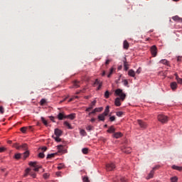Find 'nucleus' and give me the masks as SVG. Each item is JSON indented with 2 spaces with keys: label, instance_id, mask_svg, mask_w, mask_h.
<instances>
[{
  "label": "nucleus",
  "instance_id": "obj_1",
  "mask_svg": "<svg viewBox=\"0 0 182 182\" xmlns=\"http://www.w3.org/2000/svg\"><path fill=\"white\" fill-rule=\"evenodd\" d=\"M158 120L159 122H160L161 123H167V122H168V117L163 114H160L158 115Z\"/></svg>",
  "mask_w": 182,
  "mask_h": 182
},
{
  "label": "nucleus",
  "instance_id": "obj_2",
  "mask_svg": "<svg viewBox=\"0 0 182 182\" xmlns=\"http://www.w3.org/2000/svg\"><path fill=\"white\" fill-rule=\"evenodd\" d=\"M115 95L120 97L121 100H124L126 99V94L123 92V90L122 89H117L115 90Z\"/></svg>",
  "mask_w": 182,
  "mask_h": 182
},
{
  "label": "nucleus",
  "instance_id": "obj_3",
  "mask_svg": "<svg viewBox=\"0 0 182 182\" xmlns=\"http://www.w3.org/2000/svg\"><path fill=\"white\" fill-rule=\"evenodd\" d=\"M13 147L15 149H17V150H19L21 149H23V150H28V145L26 144H23V145H19L18 143H15L13 144Z\"/></svg>",
  "mask_w": 182,
  "mask_h": 182
},
{
  "label": "nucleus",
  "instance_id": "obj_4",
  "mask_svg": "<svg viewBox=\"0 0 182 182\" xmlns=\"http://www.w3.org/2000/svg\"><path fill=\"white\" fill-rule=\"evenodd\" d=\"M136 122L139 126L141 127V129H142L143 130L147 129L148 124L144 121L141 119H137Z\"/></svg>",
  "mask_w": 182,
  "mask_h": 182
},
{
  "label": "nucleus",
  "instance_id": "obj_5",
  "mask_svg": "<svg viewBox=\"0 0 182 182\" xmlns=\"http://www.w3.org/2000/svg\"><path fill=\"white\" fill-rule=\"evenodd\" d=\"M107 171H113L116 168V165L113 163H109L106 165Z\"/></svg>",
  "mask_w": 182,
  "mask_h": 182
},
{
  "label": "nucleus",
  "instance_id": "obj_6",
  "mask_svg": "<svg viewBox=\"0 0 182 182\" xmlns=\"http://www.w3.org/2000/svg\"><path fill=\"white\" fill-rule=\"evenodd\" d=\"M32 126L23 127L20 129V130L21 133H23L25 134L27 132H32Z\"/></svg>",
  "mask_w": 182,
  "mask_h": 182
},
{
  "label": "nucleus",
  "instance_id": "obj_7",
  "mask_svg": "<svg viewBox=\"0 0 182 182\" xmlns=\"http://www.w3.org/2000/svg\"><path fill=\"white\" fill-rule=\"evenodd\" d=\"M150 50L152 56L156 58L157 56V47L156 46H152Z\"/></svg>",
  "mask_w": 182,
  "mask_h": 182
},
{
  "label": "nucleus",
  "instance_id": "obj_8",
  "mask_svg": "<svg viewBox=\"0 0 182 182\" xmlns=\"http://www.w3.org/2000/svg\"><path fill=\"white\" fill-rule=\"evenodd\" d=\"M159 168V166H155L153 168V169L150 171L148 176L146 177L147 180H150V178H153V176H154V171L157 170Z\"/></svg>",
  "mask_w": 182,
  "mask_h": 182
},
{
  "label": "nucleus",
  "instance_id": "obj_9",
  "mask_svg": "<svg viewBox=\"0 0 182 182\" xmlns=\"http://www.w3.org/2000/svg\"><path fill=\"white\" fill-rule=\"evenodd\" d=\"M96 106V100H94L91 102L90 107L85 109V112H90L93 107Z\"/></svg>",
  "mask_w": 182,
  "mask_h": 182
},
{
  "label": "nucleus",
  "instance_id": "obj_10",
  "mask_svg": "<svg viewBox=\"0 0 182 182\" xmlns=\"http://www.w3.org/2000/svg\"><path fill=\"white\" fill-rule=\"evenodd\" d=\"M106 116H107V115H105V114H99V115H98V120H99L100 122H105V118H106Z\"/></svg>",
  "mask_w": 182,
  "mask_h": 182
},
{
  "label": "nucleus",
  "instance_id": "obj_11",
  "mask_svg": "<svg viewBox=\"0 0 182 182\" xmlns=\"http://www.w3.org/2000/svg\"><path fill=\"white\" fill-rule=\"evenodd\" d=\"M62 130L59 129H55V134L57 137H60V136H62Z\"/></svg>",
  "mask_w": 182,
  "mask_h": 182
},
{
  "label": "nucleus",
  "instance_id": "obj_12",
  "mask_svg": "<svg viewBox=\"0 0 182 182\" xmlns=\"http://www.w3.org/2000/svg\"><path fill=\"white\" fill-rule=\"evenodd\" d=\"M124 69L126 71L129 70V63H127V60L126 59V58H124Z\"/></svg>",
  "mask_w": 182,
  "mask_h": 182
},
{
  "label": "nucleus",
  "instance_id": "obj_13",
  "mask_svg": "<svg viewBox=\"0 0 182 182\" xmlns=\"http://www.w3.org/2000/svg\"><path fill=\"white\" fill-rule=\"evenodd\" d=\"M128 75L129 76H131V77H134V76H136V72L131 69L128 71Z\"/></svg>",
  "mask_w": 182,
  "mask_h": 182
},
{
  "label": "nucleus",
  "instance_id": "obj_14",
  "mask_svg": "<svg viewBox=\"0 0 182 182\" xmlns=\"http://www.w3.org/2000/svg\"><path fill=\"white\" fill-rule=\"evenodd\" d=\"M58 120H63V119H66V116L63 114V113L60 112L58 115Z\"/></svg>",
  "mask_w": 182,
  "mask_h": 182
},
{
  "label": "nucleus",
  "instance_id": "obj_15",
  "mask_svg": "<svg viewBox=\"0 0 182 182\" xmlns=\"http://www.w3.org/2000/svg\"><path fill=\"white\" fill-rule=\"evenodd\" d=\"M66 119H70V120H74V119H75L76 117V114H70L68 115H66Z\"/></svg>",
  "mask_w": 182,
  "mask_h": 182
},
{
  "label": "nucleus",
  "instance_id": "obj_16",
  "mask_svg": "<svg viewBox=\"0 0 182 182\" xmlns=\"http://www.w3.org/2000/svg\"><path fill=\"white\" fill-rule=\"evenodd\" d=\"M129 42H127V40H125L124 41V43H123V48L124 49H129Z\"/></svg>",
  "mask_w": 182,
  "mask_h": 182
},
{
  "label": "nucleus",
  "instance_id": "obj_17",
  "mask_svg": "<svg viewBox=\"0 0 182 182\" xmlns=\"http://www.w3.org/2000/svg\"><path fill=\"white\" fill-rule=\"evenodd\" d=\"M171 88L172 89V90H176V89H177V82H171Z\"/></svg>",
  "mask_w": 182,
  "mask_h": 182
},
{
  "label": "nucleus",
  "instance_id": "obj_18",
  "mask_svg": "<svg viewBox=\"0 0 182 182\" xmlns=\"http://www.w3.org/2000/svg\"><path fill=\"white\" fill-rule=\"evenodd\" d=\"M109 109H110V107L109 106H107L105 109V112L102 114H104L105 116H108L109 112H110Z\"/></svg>",
  "mask_w": 182,
  "mask_h": 182
},
{
  "label": "nucleus",
  "instance_id": "obj_19",
  "mask_svg": "<svg viewBox=\"0 0 182 182\" xmlns=\"http://www.w3.org/2000/svg\"><path fill=\"white\" fill-rule=\"evenodd\" d=\"M172 168L173 170H177L178 171H182V166H176V165H173Z\"/></svg>",
  "mask_w": 182,
  "mask_h": 182
},
{
  "label": "nucleus",
  "instance_id": "obj_20",
  "mask_svg": "<svg viewBox=\"0 0 182 182\" xmlns=\"http://www.w3.org/2000/svg\"><path fill=\"white\" fill-rule=\"evenodd\" d=\"M114 103H115V105L117 106L118 107L121 106L122 103L120 102V98L119 97L116 98Z\"/></svg>",
  "mask_w": 182,
  "mask_h": 182
},
{
  "label": "nucleus",
  "instance_id": "obj_21",
  "mask_svg": "<svg viewBox=\"0 0 182 182\" xmlns=\"http://www.w3.org/2000/svg\"><path fill=\"white\" fill-rule=\"evenodd\" d=\"M159 63H162V65H166V66H169L168 60L166 59L161 60Z\"/></svg>",
  "mask_w": 182,
  "mask_h": 182
},
{
  "label": "nucleus",
  "instance_id": "obj_22",
  "mask_svg": "<svg viewBox=\"0 0 182 182\" xmlns=\"http://www.w3.org/2000/svg\"><path fill=\"white\" fill-rule=\"evenodd\" d=\"M114 132H116V129L114 126H111L107 130L108 133H114Z\"/></svg>",
  "mask_w": 182,
  "mask_h": 182
},
{
  "label": "nucleus",
  "instance_id": "obj_23",
  "mask_svg": "<svg viewBox=\"0 0 182 182\" xmlns=\"http://www.w3.org/2000/svg\"><path fill=\"white\" fill-rule=\"evenodd\" d=\"M64 126H65V127L70 129H73V127H72V125H70V124H69V122H68L67 121L64 122Z\"/></svg>",
  "mask_w": 182,
  "mask_h": 182
},
{
  "label": "nucleus",
  "instance_id": "obj_24",
  "mask_svg": "<svg viewBox=\"0 0 182 182\" xmlns=\"http://www.w3.org/2000/svg\"><path fill=\"white\" fill-rule=\"evenodd\" d=\"M38 162H36V161H31V162H29V166H31V167H38Z\"/></svg>",
  "mask_w": 182,
  "mask_h": 182
},
{
  "label": "nucleus",
  "instance_id": "obj_25",
  "mask_svg": "<svg viewBox=\"0 0 182 182\" xmlns=\"http://www.w3.org/2000/svg\"><path fill=\"white\" fill-rule=\"evenodd\" d=\"M175 76L178 83H179L180 85H182V78L178 77V75L177 74H175Z\"/></svg>",
  "mask_w": 182,
  "mask_h": 182
},
{
  "label": "nucleus",
  "instance_id": "obj_26",
  "mask_svg": "<svg viewBox=\"0 0 182 182\" xmlns=\"http://www.w3.org/2000/svg\"><path fill=\"white\" fill-rule=\"evenodd\" d=\"M123 152L126 153L127 154H129V153H132V149L130 148L124 149H123Z\"/></svg>",
  "mask_w": 182,
  "mask_h": 182
},
{
  "label": "nucleus",
  "instance_id": "obj_27",
  "mask_svg": "<svg viewBox=\"0 0 182 182\" xmlns=\"http://www.w3.org/2000/svg\"><path fill=\"white\" fill-rule=\"evenodd\" d=\"M123 136V134H122V132H116L114 134V137H122Z\"/></svg>",
  "mask_w": 182,
  "mask_h": 182
},
{
  "label": "nucleus",
  "instance_id": "obj_28",
  "mask_svg": "<svg viewBox=\"0 0 182 182\" xmlns=\"http://www.w3.org/2000/svg\"><path fill=\"white\" fill-rule=\"evenodd\" d=\"M46 99H41V100L40 101V105L41 106H45V105H46Z\"/></svg>",
  "mask_w": 182,
  "mask_h": 182
},
{
  "label": "nucleus",
  "instance_id": "obj_29",
  "mask_svg": "<svg viewBox=\"0 0 182 182\" xmlns=\"http://www.w3.org/2000/svg\"><path fill=\"white\" fill-rule=\"evenodd\" d=\"M178 181V178L177 176H173L171 178V182H177Z\"/></svg>",
  "mask_w": 182,
  "mask_h": 182
},
{
  "label": "nucleus",
  "instance_id": "obj_30",
  "mask_svg": "<svg viewBox=\"0 0 182 182\" xmlns=\"http://www.w3.org/2000/svg\"><path fill=\"white\" fill-rule=\"evenodd\" d=\"M79 83H80V82L79 81H77V80H75L74 82H73V86H74V87H75V89H77V87H79Z\"/></svg>",
  "mask_w": 182,
  "mask_h": 182
},
{
  "label": "nucleus",
  "instance_id": "obj_31",
  "mask_svg": "<svg viewBox=\"0 0 182 182\" xmlns=\"http://www.w3.org/2000/svg\"><path fill=\"white\" fill-rule=\"evenodd\" d=\"M100 83H102V82H100V80H99V79H96L95 82H94V84H93V86L95 87V86H96L97 85H100Z\"/></svg>",
  "mask_w": 182,
  "mask_h": 182
},
{
  "label": "nucleus",
  "instance_id": "obj_32",
  "mask_svg": "<svg viewBox=\"0 0 182 182\" xmlns=\"http://www.w3.org/2000/svg\"><path fill=\"white\" fill-rule=\"evenodd\" d=\"M31 168H28L26 169V173L24 174V177H28V174H30Z\"/></svg>",
  "mask_w": 182,
  "mask_h": 182
},
{
  "label": "nucleus",
  "instance_id": "obj_33",
  "mask_svg": "<svg viewBox=\"0 0 182 182\" xmlns=\"http://www.w3.org/2000/svg\"><path fill=\"white\" fill-rule=\"evenodd\" d=\"M41 121L43 122L45 126H48V121H46V119H45L43 117H41Z\"/></svg>",
  "mask_w": 182,
  "mask_h": 182
},
{
  "label": "nucleus",
  "instance_id": "obj_34",
  "mask_svg": "<svg viewBox=\"0 0 182 182\" xmlns=\"http://www.w3.org/2000/svg\"><path fill=\"white\" fill-rule=\"evenodd\" d=\"M82 181L83 182H90V181L89 180V177H87V176L82 177Z\"/></svg>",
  "mask_w": 182,
  "mask_h": 182
},
{
  "label": "nucleus",
  "instance_id": "obj_35",
  "mask_svg": "<svg viewBox=\"0 0 182 182\" xmlns=\"http://www.w3.org/2000/svg\"><path fill=\"white\" fill-rule=\"evenodd\" d=\"M109 96H110V92H109V91H106L105 93V99H109Z\"/></svg>",
  "mask_w": 182,
  "mask_h": 182
},
{
  "label": "nucleus",
  "instance_id": "obj_36",
  "mask_svg": "<svg viewBox=\"0 0 182 182\" xmlns=\"http://www.w3.org/2000/svg\"><path fill=\"white\" fill-rule=\"evenodd\" d=\"M82 151L83 154H87L89 149L87 148H84V149H82Z\"/></svg>",
  "mask_w": 182,
  "mask_h": 182
},
{
  "label": "nucleus",
  "instance_id": "obj_37",
  "mask_svg": "<svg viewBox=\"0 0 182 182\" xmlns=\"http://www.w3.org/2000/svg\"><path fill=\"white\" fill-rule=\"evenodd\" d=\"M81 136H86V131H85L84 129H81L80 132Z\"/></svg>",
  "mask_w": 182,
  "mask_h": 182
},
{
  "label": "nucleus",
  "instance_id": "obj_38",
  "mask_svg": "<svg viewBox=\"0 0 182 182\" xmlns=\"http://www.w3.org/2000/svg\"><path fill=\"white\" fill-rule=\"evenodd\" d=\"M63 167H65V165L63 164H59V165L58 166V169L62 170V168H63Z\"/></svg>",
  "mask_w": 182,
  "mask_h": 182
},
{
  "label": "nucleus",
  "instance_id": "obj_39",
  "mask_svg": "<svg viewBox=\"0 0 182 182\" xmlns=\"http://www.w3.org/2000/svg\"><path fill=\"white\" fill-rule=\"evenodd\" d=\"M38 157H40V159H44L45 158V154H43V152H41L38 154Z\"/></svg>",
  "mask_w": 182,
  "mask_h": 182
},
{
  "label": "nucleus",
  "instance_id": "obj_40",
  "mask_svg": "<svg viewBox=\"0 0 182 182\" xmlns=\"http://www.w3.org/2000/svg\"><path fill=\"white\" fill-rule=\"evenodd\" d=\"M116 114L118 117H122L123 116V112H117Z\"/></svg>",
  "mask_w": 182,
  "mask_h": 182
},
{
  "label": "nucleus",
  "instance_id": "obj_41",
  "mask_svg": "<svg viewBox=\"0 0 182 182\" xmlns=\"http://www.w3.org/2000/svg\"><path fill=\"white\" fill-rule=\"evenodd\" d=\"M43 178H45L46 180L48 179V178H49V173H44V174L43 175Z\"/></svg>",
  "mask_w": 182,
  "mask_h": 182
},
{
  "label": "nucleus",
  "instance_id": "obj_42",
  "mask_svg": "<svg viewBox=\"0 0 182 182\" xmlns=\"http://www.w3.org/2000/svg\"><path fill=\"white\" fill-rule=\"evenodd\" d=\"M30 176L33 177V178H36V173L33 172H30Z\"/></svg>",
  "mask_w": 182,
  "mask_h": 182
},
{
  "label": "nucleus",
  "instance_id": "obj_43",
  "mask_svg": "<svg viewBox=\"0 0 182 182\" xmlns=\"http://www.w3.org/2000/svg\"><path fill=\"white\" fill-rule=\"evenodd\" d=\"M103 110V107L95 108V111L97 112H102Z\"/></svg>",
  "mask_w": 182,
  "mask_h": 182
},
{
  "label": "nucleus",
  "instance_id": "obj_44",
  "mask_svg": "<svg viewBox=\"0 0 182 182\" xmlns=\"http://www.w3.org/2000/svg\"><path fill=\"white\" fill-rule=\"evenodd\" d=\"M53 157H55V154H48L47 156V159H52Z\"/></svg>",
  "mask_w": 182,
  "mask_h": 182
},
{
  "label": "nucleus",
  "instance_id": "obj_45",
  "mask_svg": "<svg viewBox=\"0 0 182 182\" xmlns=\"http://www.w3.org/2000/svg\"><path fill=\"white\" fill-rule=\"evenodd\" d=\"M15 159H16V160H19V159H21V154H15Z\"/></svg>",
  "mask_w": 182,
  "mask_h": 182
},
{
  "label": "nucleus",
  "instance_id": "obj_46",
  "mask_svg": "<svg viewBox=\"0 0 182 182\" xmlns=\"http://www.w3.org/2000/svg\"><path fill=\"white\" fill-rule=\"evenodd\" d=\"M23 156H24V159H26V157L29 156V151H26V152H24Z\"/></svg>",
  "mask_w": 182,
  "mask_h": 182
},
{
  "label": "nucleus",
  "instance_id": "obj_47",
  "mask_svg": "<svg viewBox=\"0 0 182 182\" xmlns=\"http://www.w3.org/2000/svg\"><path fill=\"white\" fill-rule=\"evenodd\" d=\"M173 21H178L180 19V17L178 16H175L172 18Z\"/></svg>",
  "mask_w": 182,
  "mask_h": 182
},
{
  "label": "nucleus",
  "instance_id": "obj_48",
  "mask_svg": "<svg viewBox=\"0 0 182 182\" xmlns=\"http://www.w3.org/2000/svg\"><path fill=\"white\" fill-rule=\"evenodd\" d=\"M109 120L111 122H114V120H116V117H114V116L110 117Z\"/></svg>",
  "mask_w": 182,
  "mask_h": 182
},
{
  "label": "nucleus",
  "instance_id": "obj_49",
  "mask_svg": "<svg viewBox=\"0 0 182 182\" xmlns=\"http://www.w3.org/2000/svg\"><path fill=\"white\" fill-rule=\"evenodd\" d=\"M123 83L124 86H127L129 85V82L127 81V80H124Z\"/></svg>",
  "mask_w": 182,
  "mask_h": 182
},
{
  "label": "nucleus",
  "instance_id": "obj_50",
  "mask_svg": "<svg viewBox=\"0 0 182 182\" xmlns=\"http://www.w3.org/2000/svg\"><path fill=\"white\" fill-rule=\"evenodd\" d=\"M54 139L57 142L62 141V139H60V137H55Z\"/></svg>",
  "mask_w": 182,
  "mask_h": 182
},
{
  "label": "nucleus",
  "instance_id": "obj_51",
  "mask_svg": "<svg viewBox=\"0 0 182 182\" xmlns=\"http://www.w3.org/2000/svg\"><path fill=\"white\" fill-rule=\"evenodd\" d=\"M6 151V148H5L4 146L1 147V153H4V151Z\"/></svg>",
  "mask_w": 182,
  "mask_h": 182
},
{
  "label": "nucleus",
  "instance_id": "obj_52",
  "mask_svg": "<svg viewBox=\"0 0 182 182\" xmlns=\"http://www.w3.org/2000/svg\"><path fill=\"white\" fill-rule=\"evenodd\" d=\"M141 73V68H139L138 69H137V70L136 71V73H137L138 75H139V73Z\"/></svg>",
  "mask_w": 182,
  "mask_h": 182
},
{
  "label": "nucleus",
  "instance_id": "obj_53",
  "mask_svg": "<svg viewBox=\"0 0 182 182\" xmlns=\"http://www.w3.org/2000/svg\"><path fill=\"white\" fill-rule=\"evenodd\" d=\"M102 85H103V83L101 82V83L98 85V87L97 88V90H100V89H102Z\"/></svg>",
  "mask_w": 182,
  "mask_h": 182
},
{
  "label": "nucleus",
  "instance_id": "obj_54",
  "mask_svg": "<svg viewBox=\"0 0 182 182\" xmlns=\"http://www.w3.org/2000/svg\"><path fill=\"white\" fill-rule=\"evenodd\" d=\"M110 62H112V60H107L105 61V65H106V66H107V65H109V63H110Z\"/></svg>",
  "mask_w": 182,
  "mask_h": 182
},
{
  "label": "nucleus",
  "instance_id": "obj_55",
  "mask_svg": "<svg viewBox=\"0 0 182 182\" xmlns=\"http://www.w3.org/2000/svg\"><path fill=\"white\" fill-rule=\"evenodd\" d=\"M120 181H121L122 182H126V181H127V179H126V178H124V177H122V178H120Z\"/></svg>",
  "mask_w": 182,
  "mask_h": 182
},
{
  "label": "nucleus",
  "instance_id": "obj_56",
  "mask_svg": "<svg viewBox=\"0 0 182 182\" xmlns=\"http://www.w3.org/2000/svg\"><path fill=\"white\" fill-rule=\"evenodd\" d=\"M177 61H178V62H181V61H182V57H181V56H178V57L177 58Z\"/></svg>",
  "mask_w": 182,
  "mask_h": 182
},
{
  "label": "nucleus",
  "instance_id": "obj_57",
  "mask_svg": "<svg viewBox=\"0 0 182 182\" xmlns=\"http://www.w3.org/2000/svg\"><path fill=\"white\" fill-rule=\"evenodd\" d=\"M42 151H46L48 150V148L46 146H43L41 148Z\"/></svg>",
  "mask_w": 182,
  "mask_h": 182
},
{
  "label": "nucleus",
  "instance_id": "obj_58",
  "mask_svg": "<svg viewBox=\"0 0 182 182\" xmlns=\"http://www.w3.org/2000/svg\"><path fill=\"white\" fill-rule=\"evenodd\" d=\"M33 171H39V168H38V166L34 167Z\"/></svg>",
  "mask_w": 182,
  "mask_h": 182
},
{
  "label": "nucleus",
  "instance_id": "obj_59",
  "mask_svg": "<svg viewBox=\"0 0 182 182\" xmlns=\"http://www.w3.org/2000/svg\"><path fill=\"white\" fill-rule=\"evenodd\" d=\"M114 70V68H112L111 69H110V71H109V73H110V75H112L113 74V71Z\"/></svg>",
  "mask_w": 182,
  "mask_h": 182
},
{
  "label": "nucleus",
  "instance_id": "obj_60",
  "mask_svg": "<svg viewBox=\"0 0 182 182\" xmlns=\"http://www.w3.org/2000/svg\"><path fill=\"white\" fill-rule=\"evenodd\" d=\"M50 119L51 120V122H53V123H55V117H50Z\"/></svg>",
  "mask_w": 182,
  "mask_h": 182
},
{
  "label": "nucleus",
  "instance_id": "obj_61",
  "mask_svg": "<svg viewBox=\"0 0 182 182\" xmlns=\"http://www.w3.org/2000/svg\"><path fill=\"white\" fill-rule=\"evenodd\" d=\"M92 126H88L87 127V130H92Z\"/></svg>",
  "mask_w": 182,
  "mask_h": 182
},
{
  "label": "nucleus",
  "instance_id": "obj_62",
  "mask_svg": "<svg viewBox=\"0 0 182 182\" xmlns=\"http://www.w3.org/2000/svg\"><path fill=\"white\" fill-rule=\"evenodd\" d=\"M90 122H92V123H94V122H96V119L92 118Z\"/></svg>",
  "mask_w": 182,
  "mask_h": 182
},
{
  "label": "nucleus",
  "instance_id": "obj_63",
  "mask_svg": "<svg viewBox=\"0 0 182 182\" xmlns=\"http://www.w3.org/2000/svg\"><path fill=\"white\" fill-rule=\"evenodd\" d=\"M1 114H4V107H1Z\"/></svg>",
  "mask_w": 182,
  "mask_h": 182
},
{
  "label": "nucleus",
  "instance_id": "obj_64",
  "mask_svg": "<svg viewBox=\"0 0 182 182\" xmlns=\"http://www.w3.org/2000/svg\"><path fill=\"white\" fill-rule=\"evenodd\" d=\"M91 113H92V114H95V113H97L96 109H95L94 110H92V111L91 112Z\"/></svg>",
  "mask_w": 182,
  "mask_h": 182
}]
</instances>
